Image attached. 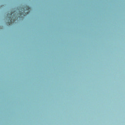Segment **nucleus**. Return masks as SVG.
<instances>
[{"instance_id":"1","label":"nucleus","mask_w":125,"mask_h":125,"mask_svg":"<svg viewBox=\"0 0 125 125\" xmlns=\"http://www.w3.org/2000/svg\"><path fill=\"white\" fill-rule=\"evenodd\" d=\"M31 8L29 6L19 8L16 10H12L10 14H7V17L8 20V25H11L14 23L16 20H23L26 15L30 13Z\"/></svg>"}]
</instances>
